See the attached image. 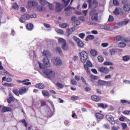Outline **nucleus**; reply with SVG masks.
Masks as SVG:
<instances>
[{
	"label": "nucleus",
	"mask_w": 130,
	"mask_h": 130,
	"mask_svg": "<svg viewBox=\"0 0 130 130\" xmlns=\"http://www.w3.org/2000/svg\"><path fill=\"white\" fill-rule=\"evenodd\" d=\"M71 2V0H62V3L64 5V6H65L66 7L67 6H68V5H69V4H70V2Z\"/></svg>",
	"instance_id": "36"
},
{
	"label": "nucleus",
	"mask_w": 130,
	"mask_h": 130,
	"mask_svg": "<svg viewBox=\"0 0 130 130\" xmlns=\"http://www.w3.org/2000/svg\"><path fill=\"white\" fill-rule=\"evenodd\" d=\"M30 80L29 79H24V80L19 81V83H23V85H25V86H29V85H31V82H28Z\"/></svg>",
	"instance_id": "15"
},
{
	"label": "nucleus",
	"mask_w": 130,
	"mask_h": 130,
	"mask_svg": "<svg viewBox=\"0 0 130 130\" xmlns=\"http://www.w3.org/2000/svg\"><path fill=\"white\" fill-rule=\"evenodd\" d=\"M122 113L123 114H124V115H129L130 110L124 111L123 112H122Z\"/></svg>",
	"instance_id": "47"
},
{
	"label": "nucleus",
	"mask_w": 130,
	"mask_h": 130,
	"mask_svg": "<svg viewBox=\"0 0 130 130\" xmlns=\"http://www.w3.org/2000/svg\"><path fill=\"white\" fill-rule=\"evenodd\" d=\"M44 74L50 80H55V81H59L60 80L61 76L59 74L55 73L54 71L50 69H47L45 70Z\"/></svg>",
	"instance_id": "1"
},
{
	"label": "nucleus",
	"mask_w": 130,
	"mask_h": 130,
	"mask_svg": "<svg viewBox=\"0 0 130 130\" xmlns=\"http://www.w3.org/2000/svg\"><path fill=\"white\" fill-rule=\"evenodd\" d=\"M56 52L57 53H59V54H61L62 53V51H61V49L59 47H57L56 49Z\"/></svg>",
	"instance_id": "41"
},
{
	"label": "nucleus",
	"mask_w": 130,
	"mask_h": 130,
	"mask_svg": "<svg viewBox=\"0 0 130 130\" xmlns=\"http://www.w3.org/2000/svg\"><path fill=\"white\" fill-rule=\"evenodd\" d=\"M55 9L57 13H59L63 9V5L58 2H55Z\"/></svg>",
	"instance_id": "5"
},
{
	"label": "nucleus",
	"mask_w": 130,
	"mask_h": 130,
	"mask_svg": "<svg viewBox=\"0 0 130 130\" xmlns=\"http://www.w3.org/2000/svg\"><path fill=\"white\" fill-rule=\"evenodd\" d=\"M2 81H6V82H12V78L8 77L7 78V77H3L2 78Z\"/></svg>",
	"instance_id": "29"
},
{
	"label": "nucleus",
	"mask_w": 130,
	"mask_h": 130,
	"mask_svg": "<svg viewBox=\"0 0 130 130\" xmlns=\"http://www.w3.org/2000/svg\"><path fill=\"white\" fill-rule=\"evenodd\" d=\"M95 38V37L93 35H90L87 36L86 38V41H88V39L89 40H93Z\"/></svg>",
	"instance_id": "31"
},
{
	"label": "nucleus",
	"mask_w": 130,
	"mask_h": 130,
	"mask_svg": "<svg viewBox=\"0 0 130 130\" xmlns=\"http://www.w3.org/2000/svg\"><path fill=\"white\" fill-rule=\"evenodd\" d=\"M27 6L28 7V8H32V1H29L28 2V4Z\"/></svg>",
	"instance_id": "52"
},
{
	"label": "nucleus",
	"mask_w": 130,
	"mask_h": 130,
	"mask_svg": "<svg viewBox=\"0 0 130 130\" xmlns=\"http://www.w3.org/2000/svg\"><path fill=\"white\" fill-rule=\"evenodd\" d=\"M98 59L100 62H103V60H104V58L101 56H99L98 57Z\"/></svg>",
	"instance_id": "46"
},
{
	"label": "nucleus",
	"mask_w": 130,
	"mask_h": 130,
	"mask_svg": "<svg viewBox=\"0 0 130 130\" xmlns=\"http://www.w3.org/2000/svg\"><path fill=\"white\" fill-rule=\"evenodd\" d=\"M80 59L82 62L85 63L87 61V58H88V54L86 51H82L80 53Z\"/></svg>",
	"instance_id": "2"
},
{
	"label": "nucleus",
	"mask_w": 130,
	"mask_h": 130,
	"mask_svg": "<svg viewBox=\"0 0 130 130\" xmlns=\"http://www.w3.org/2000/svg\"><path fill=\"white\" fill-rule=\"evenodd\" d=\"M113 4L114 6H118L119 5V2L117 0H113Z\"/></svg>",
	"instance_id": "63"
},
{
	"label": "nucleus",
	"mask_w": 130,
	"mask_h": 130,
	"mask_svg": "<svg viewBox=\"0 0 130 130\" xmlns=\"http://www.w3.org/2000/svg\"><path fill=\"white\" fill-rule=\"evenodd\" d=\"M13 93L16 95V96H19V95H20L19 93V90H18V89L17 88H15L12 91Z\"/></svg>",
	"instance_id": "33"
},
{
	"label": "nucleus",
	"mask_w": 130,
	"mask_h": 130,
	"mask_svg": "<svg viewBox=\"0 0 130 130\" xmlns=\"http://www.w3.org/2000/svg\"><path fill=\"white\" fill-rule=\"evenodd\" d=\"M123 10L125 12H129L130 11V8L129 6H128V5H125L123 6Z\"/></svg>",
	"instance_id": "26"
},
{
	"label": "nucleus",
	"mask_w": 130,
	"mask_h": 130,
	"mask_svg": "<svg viewBox=\"0 0 130 130\" xmlns=\"http://www.w3.org/2000/svg\"><path fill=\"white\" fill-rule=\"evenodd\" d=\"M21 122L23 123L24 126H25V127H27V125H28V124L27 123L25 119H22L21 120Z\"/></svg>",
	"instance_id": "50"
},
{
	"label": "nucleus",
	"mask_w": 130,
	"mask_h": 130,
	"mask_svg": "<svg viewBox=\"0 0 130 130\" xmlns=\"http://www.w3.org/2000/svg\"><path fill=\"white\" fill-rule=\"evenodd\" d=\"M115 15H119V14H122V9L120 8H116L113 12Z\"/></svg>",
	"instance_id": "14"
},
{
	"label": "nucleus",
	"mask_w": 130,
	"mask_h": 130,
	"mask_svg": "<svg viewBox=\"0 0 130 130\" xmlns=\"http://www.w3.org/2000/svg\"><path fill=\"white\" fill-rule=\"evenodd\" d=\"M69 26V24L68 23H61L59 24V27L60 28H66L67 27Z\"/></svg>",
	"instance_id": "35"
},
{
	"label": "nucleus",
	"mask_w": 130,
	"mask_h": 130,
	"mask_svg": "<svg viewBox=\"0 0 130 130\" xmlns=\"http://www.w3.org/2000/svg\"><path fill=\"white\" fill-rule=\"evenodd\" d=\"M121 126H122L123 129H125L126 127H127V125L125 123H122Z\"/></svg>",
	"instance_id": "54"
},
{
	"label": "nucleus",
	"mask_w": 130,
	"mask_h": 130,
	"mask_svg": "<svg viewBox=\"0 0 130 130\" xmlns=\"http://www.w3.org/2000/svg\"><path fill=\"white\" fill-rule=\"evenodd\" d=\"M68 48L69 47L67 46V43H65L64 44H62V49H63V50H67Z\"/></svg>",
	"instance_id": "44"
},
{
	"label": "nucleus",
	"mask_w": 130,
	"mask_h": 130,
	"mask_svg": "<svg viewBox=\"0 0 130 130\" xmlns=\"http://www.w3.org/2000/svg\"><path fill=\"white\" fill-rule=\"evenodd\" d=\"M43 96H44L45 97H50V93H49V91L45 90H43L42 92Z\"/></svg>",
	"instance_id": "22"
},
{
	"label": "nucleus",
	"mask_w": 130,
	"mask_h": 130,
	"mask_svg": "<svg viewBox=\"0 0 130 130\" xmlns=\"http://www.w3.org/2000/svg\"><path fill=\"white\" fill-rule=\"evenodd\" d=\"M108 45H109V44H108V43H103L102 44V46L103 47H107V46H108Z\"/></svg>",
	"instance_id": "61"
},
{
	"label": "nucleus",
	"mask_w": 130,
	"mask_h": 130,
	"mask_svg": "<svg viewBox=\"0 0 130 130\" xmlns=\"http://www.w3.org/2000/svg\"><path fill=\"white\" fill-rule=\"evenodd\" d=\"M12 111V108L10 107H4L2 108V112H9Z\"/></svg>",
	"instance_id": "18"
},
{
	"label": "nucleus",
	"mask_w": 130,
	"mask_h": 130,
	"mask_svg": "<svg viewBox=\"0 0 130 130\" xmlns=\"http://www.w3.org/2000/svg\"><path fill=\"white\" fill-rule=\"evenodd\" d=\"M52 60L55 66L62 65V62L61 61V60L58 57H54Z\"/></svg>",
	"instance_id": "6"
},
{
	"label": "nucleus",
	"mask_w": 130,
	"mask_h": 130,
	"mask_svg": "<svg viewBox=\"0 0 130 130\" xmlns=\"http://www.w3.org/2000/svg\"><path fill=\"white\" fill-rule=\"evenodd\" d=\"M27 89L25 87H21L19 89V93L20 95H23L26 93Z\"/></svg>",
	"instance_id": "19"
},
{
	"label": "nucleus",
	"mask_w": 130,
	"mask_h": 130,
	"mask_svg": "<svg viewBox=\"0 0 130 130\" xmlns=\"http://www.w3.org/2000/svg\"><path fill=\"white\" fill-rule=\"evenodd\" d=\"M116 52V50L114 49H111V50H110V53L112 55H114Z\"/></svg>",
	"instance_id": "42"
},
{
	"label": "nucleus",
	"mask_w": 130,
	"mask_h": 130,
	"mask_svg": "<svg viewBox=\"0 0 130 130\" xmlns=\"http://www.w3.org/2000/svg\"><path fill=\"white\" fill-rule=\"evenodd\" d=\"M127 24H128V21H122L116 23V25H117V26H119L120 27H121L122 26H125V25H127Z\"/></svg>",
	"instance_id": "12"
},
{
	"label": "nucleus",
	"mask_w": 130,
	"mask_h": 130,
	"mask_svg": "<svg viewBox=\"0 0 130 130\" xmlns=\"http://www.w3.org/2000/svg\"><path fill=\"white\" fill-rule=\"evenodd\" d=\"M30 15H28V14H24L22 16H21L22 19L25 20H29V19H30Z\"/></svg>",
	"instance_id": "24"
},
{
	"label": "nucleus",
	"mask_w": 130,
	"mask_h": 130,
	"mask_svg": "<svg viewBox=\"0 0 130 130\" xmlns=\"http://www.w3.org/2000/svg\"><path fill=\"white\" fill-rule=\"evenodd\" d=\"M57 86L60 89H62V88H63L64 86H63V84L60 83H59V82H57Z\"/></svg>",
	"instance_id": "45"
},
{
	"label": "nucleus",
	"mask_w": 130,
	"mask_h": 130,
	"mask_svg": "<svg viewBox=\"0 0 130 130\" xmlns=\"http://www.w3.org/2000/svg\"><path fill=\"white\" fill-rule=\"evenodd\" d=\"M74 24L75 25H77V26H79V25H80V24H81V22H80V20H76L74 21Z\"/></svg>",
	"instance_id": "62"
},
{
	"label": "nucleus",
	"mask_w": 130,
	"mask_h": 130,
	"mask_svg": "<svg viewBox=\"0 0 130 130\" xmlns=\"http://www.w3.org/2000/svg\"><path fill=\"white\" fill-rule=\"evenodd\" d=\"M90 54H91L92 56H97V55H98V52L95 50H91L90 51Z\"/></svg>",
	"instance_id": "28"
},
{
	"label": "nucleus",
	"mask_w": 130,
	"mask_h": 130,
	"mask_svg": "<svg viewBox=\"0 0 130 130\" xmlns=\"http://www.w3.org/2000/svg\"><path fill=\"white\" fill-rule=\"evenodd\" d=\"M75 29H76V28H75L74 27H72L69 28L67 30V32L68 36H70V35H71V34H72V33H73V32H74V31H75Z\"/></svg>",
	"instance_id": "17"
},
{
	"label": "nucleus",
	"mask_w": 130,
	"mask_h": 130,
	"mask_svg": "<svg viewBox=\"0 0 130 130\" xmlns=\"http://www.w3.org/2000/svg\"><path fill=\"white\" fill-rule=\"evenodd\" d=\"M92 67H93V64H92V63L90 61H87L86 62V64H85L84 65V68L85 70L86 71L87 74H88V75H89L90 73H91L90 68H89V67L92 68Z\"/></svg>",
	"instance_id": "4"
},
{
	"label": "nucleus",
	"mask_w": 130,
	"mask_h": 130,
	"mask_svg": "<svg viewBox=\"0 0 130 130\" xmlns=\"http://www.w3.org/2000/svg\"><path fill=\"white\" fill-rule=\"evenodd\" d=\"M49 5V9H50V10H53V9H54V6H53L52 4H50L49 3H48Z\"/></svg>",
	"instance_id": "60"
},
{
	"label": "nucleus",
	"mask_w": 130,
	"mask_h": 130,
	"mask_svg": "<svg viewBox=\"0 0 130 130\" xmlns=\"http://www.w3.org/2000/svg\"><path fill=\"white\" fill-rule=\"evenodd\" d=\"M43 63L46 68H49V67H50V62H49V59H48V58H44Z\"/></svg>",
	"instance_id": "13"
},
{
	"label": "nucleus",
	"mask_w": 130,
	"mask_h": 130,
	"mask_svg": "<svg viewBox=\"0 0 130 130\" xmlns=\"http://www.w3.org/2000/svg\"><path fill=\"white\" fill-rule=\"evenodd\" d=\"M90 15L91 16V20L92 21H97L98 20V13L94 12L93 11L90 12Z\"/></svg>",
	"instance_id": "9"
},
{
	"label": "nucleus",
	"mask_w": 130,
	"mask_h": 130,
	"mask_svg": "<svg viewBox=\"0 0 130 130\" xmlns=\"http://www.w3.org/2000/svg\"><path fill=\"white\" fill-rule=\"evenodd\" d=\"M29 55H32V54L34 55V57L36 58V54H35V52L34 51H31V53L29 52Z\"/></svg>",
	"instance_id": "59"
},
{
	"label": "nucleus",
	"mask_w": 130,
	"mask_h": 130,
	"mask_svg": "<svg viewBox=\"0 0 130 130\" xmlns=\"http://www.w3.org/2000/svg\"><path fill=\"white\" fill-rule=\"evenodd\" d=\"M122 5H124V6H125V5H128V1L127 0H123L122 1Z\"/></svg>",
	"instance_id": "55"
},
{
	"label": "nucleus",
	"mask_w": 130,
	"mask_h": 130,
	"mask_svg": "<svg viewBox=\"0 0 130 130\" xmlns=\"http://www.w3.org/2000/svg\"><path fill=\"white\" fill-rule=\"evenodd\" d=\"M104 66H113V63H112V62H109V61H105L104 63Z\"/></svg>",
	"instance_id": "48"
},
{
	"label": "nucleus",
	"mask_w": 130,
	"mask_h": 130,
	"mask_svg": "<svg viewBox=\"0 0 130 130\" xmlns=\"http://www.w3.org/2000/svg\"><path fill=\"white\" fill-rule=\"evenodd\" d=\"M73 39L75 41H76V42H77L78 46H80V47H83V46H84V43L80 39L77 38L76 36H74Z\"/></svg>",
	"instance_id": "10"
},
{
	"label": "nucleus",
	"mask_w": 130,
	"mask_h": 130,
	"mask_svg": "<svg viewBox=\"0 0 130 130\" xmlns=\"http://www.w3.org/2000/svg\"><path fill=\"white\" fill-rule=\"evenodd\" d=\"M73 10H76V8L69 6L68 8L65 9L66 16H71L72 15V11Z\"/></svg>",
	"instance_id": "7"
},
{
	"label": "nucleus",
	"mask_w": 130,
	"mask_h": 130,
	"mask_svg": "<svg viewBox=\"0 0 130 130\" xmlns=\"http://www.w3.org/2000/svg\"><path fill=\"white\" fill-rule=\"evenodd\" d=\"M35 68L36 69H40L41 70H43V69H44L43 64L40 61L37 62V64L35 65Z\"/></svg>",
	"instance_id": "16"
},
{
	"label": "nucleus",
	"mask_w": 130,
	"mask_h": 130,
	"mask_svg": "<svg viewBox=\"0 0 130 130\" xmlns=\"http://www.w3.org/2000/svg\"><path fill=\"white\" fill-rule=\"evenodd\" d=\"M39 2L43 6H45L47 4V2L46 0H39Z\"/></svg>",
	"instance_id": "40"
},
{
	"label": "nucleus",
	"mask_w": 130,
	"mask_h": 130,
	"mask_svg": "<svg viewBox=\"0 0 130 130\" xmlns=\"http://www.w3.org/2000/svg\"><path fill=\"white\" fill-rule=\"evenodd\" d=\"M56 32H57L58 34H61V35L63 34V31L61 29H57L56 30Z\"/></svg>",
	"instance_id": "53"
},
{
	"label": "nucleus",
	"mask_w": 130,
	"mask_h": 130,
	"mask_svg": "<svg viewBox=\"0 0 130 130\" xmlns=\"http://www.w3.org/2000/svg\"><path fill=\"white\" fill-rule=\"evenodd\" d=\"M36 87L38 88V89H44V85L42 83H39L36 85Z\"/></svg>",
	"instance_id": "32"
},
{
	"label": "nucleus",
	"mask_w": 130,
	"mask_h": 130,
	"mask_svg": "<svg viewBox=\"0 0 130 130\" xmlns=\"http://www.w3.org/2000/svg\"><path fill=\"white\" fill-rule=\"evenodd\" d=\"M13 8L16 10L19 9V6H18V4L17 3L13 4Z\"/></svg>",
	"instance_id": "58"
},
{
	"label": "nucleus",
	"mask_w": 130,
	"mask_h": 130,
	"mask_svg": "<svg viewBox=\"0 0 130 130\" xmlns=\"http://www.w3.org/2000/svg\"><path fill=\"white\" fill-rule=\"evenodd\" d=\"M98 105L99 107H100L101 108H106V107L108 106L107 105L104 106L103 103H99Z\"/></svg>",
	"instance_id": "38"
},
{
	"label": "nucleus",
	"mask_w": 130,
	"mask_h": 130,
	"mask_svg": "<svg viewBox=\"0 0 130 130\" xmlns=\"http://www.w3.org/2000/svg\"><path fill=\"white\" fill-rule=\"evenodd\" d=\"M91 99L93 101H95L96 102H98V101H100V98L96 95H92L91 96Z\"/></svg>",
	"instance_id": "25"
},
{
	"label": "nucleus",
	"mask_w": 130,
	"mask_h": 130,
	"mask_svg": "<svg viewBox=\"0 0 130 130\" xmlns=\"http://www.w3.org/2000/svg\"><path fill=\"white\" fill-rule=\"evenodd\" d=\"M106 117L107 119V120H108V121H109V122H110L111 124H115V120H114V118H113V117L110 115H107L106 116Z\"/></svg>",
	"instance_id": "11"
},
{
	"label": "nucleus",
	"mask_w": 130,
	"mask_h": 130,
	"mask_svg": "<svg viewBox=\"0 0 130 130\" xmlns=\"http://www.w3.org/2000/svg\"><path fill=\"white\" fill-rule=\"evenodd\" d=\"M114 20V18H113V16L110 15L108 19L109 22H112V21H113Z\"/></svg>",
	"instance_id": "57"
},
{
	"label": "nucleus",
	"mask_w": 130,
	"mask_h": 130,
	"mask_svg": "<svg viewBox=\"0 0 130 130\" xmlns=\"http://www.w3.org/2000/svg\"><path fill=\"white\" fill-rule=\"evenodd\" d=\"M120 102L122 104H130V102L125 100H121Z\"/></svg>",
	"instance_id": "39"
},
{
	"label": "nucleus",
	"mask_w": 130,
	"mask_h": 130,
	"mask_svg": "<svg viewBox=\"0 0 130 130\" xmlns=\"http://www.w3.org/2000/svg\"><path fill=\"white\" fill-rule=\"evenodd\" d=\"M99 72H100V73H103V74H106V75H107V74L109 73L110 70L108 68L103 67L99 68Z\"/></svg>",
	"instance_id": "8"
},
{
	"label": "nucleus",
	"mask_w": 130,
	"mask_h": 130,
	"mask_svg": "<svg viewBox=\"0 0 130 130\" xmlns=\"http://www.w3.org/2000/svg\"><path fill=\"white\" fill-rule=\"evenodd\" d=\"M26 29L29 31L33 30V24L29 23L26 25Z\"/></svg>",
	"instance_id": "27"
},
{
	"label": "nucleus",
	"mask_w": 130,
	"mask_h": 130,
	"mask_svg": "<svg viewBox=\"0 0 130 130\" xmlns=\"http://www.w3.org/2000/svg\"><path fill=\"white\" fill-rule=\"evenodd\" d=\"M119 129V126L118 125H114L112 127V130H118Z\"/></svg>",
	"instance_id": "49"
},
{
	"label": "nucleus",
	"mask_w": 130,
	"mask_h": 130,
	"mask_svg": "<svg viewBox=\"0 0 130 130\" xmlns=\"http://www.w3.org/2000/svg\"><path fill=\"white\" fill-rule=\"evenodd\" d=\"M115 41L119 42L120 40H122V36H117L114 38Z\"/></svg>",
	"instance_id": "30"
},
{
	"label": "nucleus",
	"mask_w": 130,
	"mask_h": 130,
	"mask_svg": "<svg viewBox=\"0 0 130 130\" xmlns=\"http://www.w3.org/2000/svg\"><path fill=\"white\" fill-rule=\"evenodd\" d=\"M99 85H105L106 84V81L104 80H99L98 81Z\"/></svg>",
	"instance_id": "43"
},
{
	"label": "nucleus",
	"mask_w": 130,
	"mask_h": 130,
	"mask_svg": "<svg viewBox=\"0 0 130 130\" xmlns=\"http://www.w3.org/2000/svg\"><path fill=\"white\" fill-rule=\"evenodd\" d=\"M87 3L89 4V9H95L98 7V2L96 0H87Z\"/></svg>",
	"instance_id": "3"
},
{
	"label": "nucleus",
	"mask_w": 130,
	"mask_h": 130,
	"mask_svg": "<svg viewBox=\"0 0 130 130\" xmlns=\"http://www.w3.org/2000/svg\"><path fill=\"white\" fill-rule=\"evenodd\" d=\"M78 96H71V100H73V101H75V100H78Z\"/></svg>",
	"instance_id": "64"
},
{
	"label": "nucleus",
	"mask_w": 130,
	"mask_h": 130,
	"mask_svg": "<svg viewBox=\"0 0 130 130\" xmlns=\"http://www.w3.org/2000/svg\"><path fill=\"white\" fill-rule=\"evenodd\" d=\"M122 59L124 61H128V60L130 59V58L129 56L125 55L122 57Z\"/></svg>",
	"instance_id": "37"
},
{
	"label": "nucleus",
	"mask_w": 130,
	"mask_h": 130,
	"mask_svg": "<svg viewBox=\"0 0 130 130\" xmlns=\"http://www.w3.org/2000/svg\"><path fill=\"white\" fill-rule=\"evenodd\" d=\"M95 116L98 119H102L103 117H104L103 114L100 113H96L95 114Z\"/></svg>",
	"instance_id": "23"
},
{
	"label": "nucleus",
	"mask_w": 130,
	"mask_h": 130,
	"mask_svg": "<svg viewBox=\"0 0 130 130\" xmlns=\"http://www.w3.org/2000/svg\"><path fill=\"white\" fill-rule=\"evenodd\" d=\"M43 55H44V56H46V57H50V56H51V53L47 50H44L43 52Z\"/></svg>",
	"instance_id": "21"
},
{
	"label": "nucleus",
	"mask_w": 130,
	"mask_h": 130,
	"mask_svg": "<svg viewBox=\"0 0 130 130\" xmlns=\"http://www.w3.org/2000/svg\"><path fill=\"white\" fill-rule=\"evenodd\" d=\"M85 34L84 33H80L79 34V36L81 39H84V37H85Z\"/></svg>",
	"instance_id": "56"
},
{
	"label": "nucleus",
	"mask_w": 130,
	"mask_h": 130,
	"mask_svg": "<svg viewBox=\"0 0 130 130\" xmlns=\"http://www.w3.org/2000/svg\"><path fill=\"white\" fill-rule=\"evenodd\" d=\"M37 5H38V3L37 2L32 1V8L37 7Z\"/></svg>",
	"instance_id": "51"
},
{
	"label": "nucleus",
	"mask_w": 130,
	"mask_h": 130,
	"mask_svg": "<svg viewBox=\"0 0 130 130\" xmlns=\"http://www.w3.org/2000/svg\"><path fill=\"white\" fill-rule=\"evenodd\" d=\"M118 46L119 47H120L121 48H123L125 47V46H126V45L124 43L120 42L119 43Z\"/></svg>",
	"instance_id": "34"
},
{
	"label": "nucleus",
	"mask_w": 130,
	"mask_h": 130,
	"mask_svg": "<svg viewBox=\"0 0 130 130\" xmlns=\"http://www.w3.org/2000/svg\"><path fill=\"white\" fill-rule=\"evenodd\" d=\"M57 41L59 44H64V43H66L67 42L66 41V40L62 38H58Z\"/></svg>",
	"instance_id": "20"
}]
</instances>
